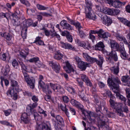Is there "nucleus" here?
I'll return each instance as SVG.
<instances>
[{
  "mask_svg": "<svg viewBox=\"0 0 130 130\" xmlns=\"http://www.w3.org/2000/svg\"><path fill=\"white\" fill-rule=\"evenodd\" d=\"M108 84L111 86V89L115 93L117 96L119 98L124 102L125 104H127V102L125 98L121 95L118 92L119 91V85L121 84L120 80L118 77H116L114 78L109 77L107 80Z\"/></svg>",
  "mask_w": 130,
  "mask_h": 130,
  "instance_id": "1",
  "label": "nucleus"
},
{
  "mask_svg": "<svg viewBox=\"0 0 130 130\" xmlns=\"http://www.w3.org/2000/svg\"><path fill=\"white\" fill-rule=\"evenodd\" d=\"M37 105V103L35 102L32 105L29 104L26 107V111L28 112H30L32 115L34 116L35 120L38 121L39 118H40V117L34 109V108L36 107Z\"/></svg>",
  "mask_w": 130,
  "mask_h": 130,
  "instance_id": "2",
  "label": "nucleus"
},
{
  "mask_svg": "<svg viewBox=\"0 0 130 130\" xmlns=\"http://www.w3.org/2000/svg\"><path fill=\"white\" fill-rule=\"evenodd\" d=\"M23 73L24 76V79L27 83L30 86V88L33 89L34 86L35 80L32 78L30 79L29 76L27 73L26 71H23Z\"/></svg>",
  "mask_w": 130,
  "mask_h": 130,
  "instance_id": "3",
  "label": "nucleus"
},
{
  "mask_svg": "<svg viewBox=\"0 0 130 130\" xmlns=\"http://www.w3.org/2000/svg\"><path fill=\"white\" fill-rule=\"evenodd\" d=\"M118 106L116 108V112L119 115L123 117L124 114L123 112H127L128 111L127 108L125 105L123 106L122 104L121 103H119Z\"/></svg>",
  "mask_w": 130,
  "mask_h": 130,
  "instance_id": "4",
  "label": "nucleus"
},
{
  "mask_svg": "<svg viewBox=\"0 0 130 130\" xmlns=\"http://www.w3.org/2000/svg\"><path fill=\"white\" fill-rule=\"evenodd\" d=\"M43 30H44L45 34L46 36H49L50 35L51 38H52L55 37L57 38L59 40H60V36L55 32L54 29H53V31L51 30L50 31L45 28H43Z\"/></svg>",
  "mask_w": 130,
  "mask_h": 130,
  "instance_id": "5",
  "label": "nucleus"
},
{
  "mask_svg": "<svg viewBox=\"0 0 130 130\" xmlns=\"http://www.w3.org/2000/svg\"><path fill=\"white\" fill-rule=\"evenodd\" d=\"M38 87L41 88L43 91L46 94H50L52 93L48 85L45 84L43 81L38 82Z\"/></svg>",
  "mask_w": 130,
  "mask_h": 130,
  "instance_id": "6",
  "label": "nucleus"
},
{
  "mask_svg": "<svg viewBox=\"0 0 130 130\" xmlns=\"http://www.w3.org/2000/svg\"><path fill=\"white\" fill-rule=\"evenodd\" d=\"M88 10L87 11H85L86 17L87 18L95 20L96 19L95 13L93 12L92 9L91 11Z\"/></svg>",
  "mask_w": 130,
  "mask_h": 130,
  "instance_id": "7",
  "label": "nucleus"
},
{
  "mask_svg": "<svg viewBox=\"0 0 130 130\" xmlns=\"http://www.w3.org/2000/svg\"><path fill=\"white\" fill-rule=\"evenodd\" d=\"M65 63L66 66L63 67V69L67 73H69L71 72L74 71L73 67L68 61H65Z\"/></svg>",
  "mask_w": 130,
  "mask_h": 130,
  "instance_id": "8",
  "label": "nucleus"
},
{
  "mask_svg": "<svg viewBox=\"0 0 130 130\" xmlns=\"http://www.w3.org/2000/svg\"><path fill=\"white\" fill-rule=\"evenodd\" d=\"M60 43L61 47L65 49H70L73 51L76 50V48L75 47L73 46L69 43H65L62 41L60 42Z\"/></svg>",
  "mask_w": 130,
  "mask_h": 130,
  "instance_id": "9",
  "label": "nucleus"
},
{
  "mask_svg": "<svg viewBox=\"0 0 130 130\" xmlns=\"http://www.w3.org/2000/svg\"><path fill=\"white\" fill-rule=\"evenodd\" d=\"M80 75L82 79L86 83L87 86H89L90 87L92 86V83L89 80L88 76L84 74H81Z\"/></svg>",
  "mask_w": 130,
  "mask_h": 130,
  "instance_id": "10",
  "label": "nucleus"
},
{
  "mask_svg": "<svg viewBox=\"0 0 130 130\" xmlns=\"http://www.w3.org/2000/svg\"><path fill=\"white\" fill-rule=\"evenodd\" d=\"M50 65L52 67L53 70L56 73H59L60 69V65L56 62H51L49 63Z\"/></svg>",
  "mask_w": 130,
  "mask_h": 130,
  "instance_id": "11",
  "label": "nucleus"
},
{
  "mask_svg": "<svg viewBox=\"0 0 130 130\" xmlns=\"http://www.w3.org/2000/svg\"><path fill=\"white\" fill-rule=\"evenodd\" d=\"M54 57L55 59L58 60H60L62 58H64V60L67 59V57L62 54L59 51H57Z\"/></svg>",
  "mask_w": 130,
  "mask_h": 130,
  "instance_id": "12",
  "label": "nucleus"
},
{
  "mask_svg": "<svg viewBox=\"0 0 130 130\" xmlns=\"http://www.w3.org/2000/svg\"><path fill=\"white\" fill-rule=\"evenodd\" d=\"M113 35L119 41H123L124 44H127V41L125 38L122 35H120L119 33H115Z\"/></svg>",
  "mask_w": 130,
  "mask_h": 130,
  "instance_id": "13",
  "label": "nucleus"
},
{
  "mask_svg": "<svg viewBox=\"0 0 130 130\" xmlns=\"http://www.w3.org/2000/svg\"><path fill=\"white\" fill-rule=\"evenodd\" d=\"M120 45L121 44L122 45V47L120 48L121 57L123 59H125L127 58V55L124 47V45L122 43H120Z\"/></svg>",
  "mask_w": 130,
  "mask_h": 130,
  "instance_id": "14",
  "label": "nucleus"
},
{
  "mask_svg": "<svg viewBox=\"0 0 130 130\" xmlns=\"http://www.w3.org/2000/svg\"><path fill=\"white\" fill-rule=\"evenodd\" d=\"M125 4V2H122L119 0L113 1L112 4L111 6L115 8H119L122 6H124Z\"/></svg>",
  "mask_w": 130,
  "mask_h": 130,
  "instance_id": "15",
  "label": "nucleus"
},
{
  "mask_svg": "<svg viewBox=\"0 0 130 130\" xmlns=\"http://www.w3.org/2000/svg\"><path fill=\"white\" fill-rule=\"evenodd\" d=\"M78 67L82 70H85L87 67H89V64L86 62L82 61L78 64Z\"/></svg>",
  "mask_w": 130,
  "mask_h": 130,
  "instance_id": "16",
  "label": "nucleus"
},
{
  "mask_svg": "<svg viewBox=\"0 0 130 130\" xmlns=\"http://www.w3.org/2000/svg\"><path fill=\"white\" fill-rule=\"evenodd\" d=\"M70 102L71 104L73 106L78 108L81 109H82L83 106L76 100L73 99L71 100Z\"/></svg>",
  "mask_w": 130,
  "mask_h": 130,
  "instance_id": "17",
  "label": "nucleus"
},
{
  "mask_svg": "<svg viewBox=\"0 0 130 130\" xmlns=\"http://www.w3.org/2000/svg\"><path fill=\"white\" fill-rule=\"evenodd\" d=\"M83 113L85 117L87 116L90 121L91 122L93 121L94 119L92 118L94 114L93 112L85 111L83 112Z\"/></svg>",
  "mask_w": 130,
  "mask_h": 130,
  "instance_id": "18",
  "label": "nucleus"
},
{
  "mask_svg": "<svg viewBox=\"0 0 130 130\" xmlns=\"http://www.w3.org/2000/svg\"><path fill=\"white\" fill-rule=\"evenodd\" d=\"M102 19L103 23L108 26L110 25L112 22L111 19L108 18L106 15L103 17Z\"/></svg>",
  "mask_w": 130,
  "mask_h": 130,
  "instance_id": "19",
  "label": "nucleus"
},
{
  "mask_svg": "<svg viewBox=\"0 0 130 130\" xmlns=\"http://www.w3.org/2000/svg\"><path fill=\"white\" fill-rule=\"evenodd\" d=\"M21 120L23 121L24 123H27L29 121L30 119L29 118L27 113L24 112L22 114L21 117Z\"/></svg>",
  "mask_w": 130,
  "mask_h": 130,
  "instance_id": "20",
  "label": "nucleus"
},
{
  "mask_svg": "<svg viewBox=\"0 0 130 130\" xmlns=\"http://www.w3.org/2000/svg\"><path fill=\"white\" fill-rule=\"evenodd\" d=\"M86 5L85 6V11H87L88 10H90L91 11L92 9V5L91 1L89 0H86Z\"/></svg>",
  "mask_w": 130,
  "mask_h": 130,
  "instance_id": "21",
  "label": "nucleus"
},
{
  "mask_svg": "<svg viewBox=\"0 0 130 130\" xmlns=\"http://www.w3.org/2000/svg\"><path fill=\"white\" fill-rule=\"evenodd\" d=\"M110 70L112 73L114 74L117 75L119 71V66L118 65L112 67L110 68Z\"/></svg>",
  "mask_w": 130,
  "mask_h": 130,
  "instance_id": "22",
  "label": "nucleus"
},
{
  "mask_svg": "<svg viewBox=\"0 0 130 130\" xmlns=\"http://www.w3.org/2000/svg\"><path fill=\"white\" fill-rule=\"evenodd\" d=\"M32 23V20L29 19L27 20H25L22 23L24 27H28L31 25V24Z\"/></svg>",
  "mask_w": 130,
  "mask_h": 130,
  "instance_id": "23",
  "label": "nucleus"
},
{
  "mask_svg": "<svg viewBox=\"0 0 130 130\" xmlns=\"http://www.w3.org/2000/svg\"><path fill=\"white\" fill-rule=\"evenodd\" d=\"M10 70V69L9 66L8 64L6 65L4 68V75L8 77L9 76Z\"/></svg>",
  "mask_w": 130,
  "mask_h": 130,
  "instance_id": "24",
  "label": "nucleus"
},
{
  "mask_svg": "<svg viewBox=\"0 0 130 130\" xmlns=\"http://www.w3.org/2000/svg\"><path fill=\"white\" fill-rule=\"evenodd\" d=\"M42 130H51V127L48 122L42 123Z\"/></svg>",
  "mask_w": 130,
  "mask_h": 130,
  "instance_id": "25",
  "label": "nucleus"
},
{
  "mask_svg": "<svg viewBox=\"0 0 130 130\" xmlns=\"http://www.w3.org/2000/svg\"><path fill=\"white\" fill-rule=\"evenodd\" d=\"M111 46L112 48L115 49L116 50H117L119 48V45L116 42L113 40L110 41Z\"/></svg>",
  "mask_w": 130,
  "mask_h": 130,
  "instance_id": "26",
  "label": "nucleus"
},
{
  "mask_svg": "<svg viewBox=\"0 0 130 130\" xmlns=\"http://www.w3.org/2000/svg\"><path fill=\"white\" fill-rule=\"evenodd\" d=\"M104 47L103 43L100 42L98 43L95 46V48L96 50L101 51L103 50Z\"/></svg>",
  "mask_w": 130,
  "mask_h": 130,
  "instance_id": "27",
  "label": "nucleus"
},
{
  "mask_svg": "<svg viewBox=\"0 0 130 130\" xmlns=\"http://www.w3.org/2000/svg\"><path fill=\"white\" fill-rule=\"evenodd\" d=\"M78 95L81 99L85 101H87V99L85 97L84 92L83 90L79 91L78 93Z\"/></svg>",
  "mask_w": 130,
  "mask_h": 130,
  "instance_id": "28",
  "label": "nucleus"
},
{
  "mask_svg": "<svg viewBox=\"0 0 130 130\" xmlns=\"http://www.w3.org/2000/svg\"><path fill=\"white\" fill-rule=\"evenodd\" d=\"M109 58H111V59L115 61H117L118 58L116 52L115 51H112L111 52Z\"/></svg>",
  "mask_w": 130,
  "mask_h": 130,
  "instance_id": "29",
  "label": "nucleus"
},
{
  "mask_svg": "<svg viewBox=\"0 0 130 130\" xmlns=\"http://www.w3.org/2000/svg\"><path fill=\"white\" fill-rule=\"evenodd\" d=\"M118 19L121 22L126 26L130 27V22L123 18H120Z\"/></svg>",
  "mask_w": 130,
  "mask_h": 130,
  "instance_id": "30",
  "label": "nucleus"
},
{
  "mask_svg": "<svg viewBox=\"0 0 130 130\" xmlns=\"http://www.w3.org/2000/svg\"><path fill=\"white\" fill-rule=\"evenodd\" d=\"M98 57L99 60L97 59V64L98 65L101 67L104 61V59L102 56L100 55H98Z\"/></svg>",
  "mask_w": 130,
  "mask_h": 130,
  "instance_id": "31",
  "label": "nucleus"
},
{
  "mask_svg": "<svg viewBox=\"0 0 130 130\" xmlns=\"http://www.w3.org/2000/svg\"><path fill=\"white\" fill-rule=\"evenodd\" d=\"M102 116L103 115L101 116V117L100 118H99L101 121V125H103L105 124L107 122H108L109 120L106 117H103Z\"/></svg>",
  "mask_w": 130,
  "mask_h": 130,
  "instance_id": "32",
  "label": "nucleus"
},
{
  "mask_svg": "<svg viewBox=\"0 0 130 130\" xmlns=\"http://www.w3.org/2000/svg\"><path fill=\"white\" fill-rule=\"evenodd\" d=\"M104 91L105 93L103 94L104 97H106V95H107L108 96L110 99H113L114 97L112 95L111 92L109 90L106 89L104 90Z\"/></svg>",
  "mask_w": 130,
  "mask_h": 130,
  "instance_id": "33",
  "label": "nucleus"
},
{
  "mask_svg": "<svg viewBox=\"0 0 130 130\" xmlns=\"http://www.w3.org/2000/svg\"><path fill=\"white\" fill-rule=\"evenodd\" d=\"M113 10L108 8H105L103 13L105 14L113 15Z\"/></svg>",
  "mask_w": 130,
  "mask_h": 130,
  "instance_id": "34",
  "label": "nucleus"
},
{
  "mask_svg": "<svg viewBox=\"0 0 130 130\" xmlns=\"http://www.w3.org/2000/svg\"><path fill=\"white\" fill-rule=\"evenodd\" d=\"M60 107L62 110L65 112V113L67 117H69L70 115L68 111V109L66 107V105H63L62 104L60 105Z\"/></svg>",
  "mask_w": 130,
  "mask_h": 130,
  "instance_id": "35",
  "label": "nucleus"
},
{
  "mask_svg": "<svg viewBox=\"0 0 130 130\" xmlns=\"http://www.w3.org/2000/svg\"><path fill=\"white\" fill-rule=\"evenodd\" d=\"M111 99H110L109 100V102L111 106L116 109V107L118 106V105L119 103H115V101L112 100Z\"/></svg>",
  "mask_w": 130,
  "mask_h": 130,
  "instance_id": "36",
  "label": "nucleus"
},
{
  "mask_svg": "<svg viewBox=\"0 0 130 130\" xmlns=\"http://www.w3.org/2000/svg\"><path fill=\"white\" fill-rule=\"evenodd\" d=\"M81 46L83 47L86 49L89 50L91 48L90 44L88 42H86L84 43H83L82 45H81Z\"/></svg>",
  "mask_w": 130,
  "mask_h": 130,
  "instance_id": "37",
  "label": "nucleus"
},
{
  "mask_svg": "<svg viewBox=\"0 0 130 130\" xmlns=\"http://www.w3.org/2000/svg\"><path fill=\"white\" fill-rule=\"evenodd\" d=\"M3 36L7 40H10L12 38L11 35L8 33H5L3 34Z\"/></svg>",
  "mask_w": 130,
  "mask_h": 130,
  "instance_id": "38",
  "label": "nucleus"
},
{
  "mask_svg": "<svg viewBox=\"0 0 130 130\" xmlns=\"http://www.w3.org/2000/svg\"><path fill=\"white\" fill-rule=\"evenodd\" d=\"M14 90L13 89H9L7 92V94L8 96L12 97L13 95L15 93Z\"/></svg>",
  "mask_w": 130,
  "mask_h": 130,
  "instance_id": "39",
  "label": "nucleus"
},
{
  "mask_svg": "<svg viewBox=\"0 0 130 130\" xmlns=\"http://www.w3.org/2000/svg\"><path fill=\"white\" fill-rule=\"evenodd\" d=\"M102 106L101 105V106H99L98 107H96V112H97L96 114L97 116L99 118L101 117V116L103 115V113H102L100 111V109H101Z\"/></svg>",
  "mask_w": 130,
  "mask_h": 130,
  "instance_id": "40",
  "label": "nucleus"
},
{
  "mask_svg": "<svg viewBox=\"0 0 130 130\" xmlns=\"http://www.w3.org/2000/svg\"><path fill=\"white\" fill-rule=\"evenodd\" d=\"M27 29L26 28L23 29L21 31V35L23 39L26 38L27 36Z\"/></svg>",
  "mask_w": 130,
  "mask_h": 130,
  "instance_id": "41",
  "label": "nucleus"
},
{
  "mask_svg": "<svg viewBox=\"0 0 130 130\" xmlns=\"http://www.w3.org/2000/svg\"><path fill=\"white\" fill-rule=\"evenodd\" d=\"M129 78V77L128 76H124L122 77L121 80L123 82L126 83Z\"/></svg>",
  "mask_w": 130,
  "mask_h": 130,
  "instance_id": "42",
  "label": "nucleus"
},
{
  "mask_svg": "<svg viewBox=\"0 0 130 130\" xmlns=\"http://www.w3.org/2000/svg\"><path fill=\"white\" fill-rule=\"evenodd\" d=\"M49 84L51 88L54 91H55L59 85L57 84H53L51 83H50Z\"/></svg>",
  "mask_w": 130,
  "mask_h": 130,
  "instance_id": "43",
  "label": "nucleus"
},
{
  "mask_svg": "<svg viewBox=\"0 0 130 130\" xmlns=\"http://www.w3.org/2000/svg\"><path fill=\"white\" fill-rule=\"evenodd\" d=\"M42 123H40L38 121L37 122V125L36 128L37 130H42Z\"/></svg>",
  "mask_w": 130,
  "mask_h": 130,
  "instance_id": "44",
  "label": "nucleus"
},
{
  "mask_svg": "<svg viewBox=\"0 0 130 130\" xmlns=\"http://www.w3.org/2000/svg\"><path fill=\"white\" fill-rule=\"evenodd\" d=\"M36 7L37 9L39 10H44L47 9V7L39 4H37Z\"/></svg>",
  "mask_w": 130,
  "mask_h": 130,
  "instance_id": "45",
  "label": "nucleus"
},
{
  "mask_svg": "<svg viewBox=\"0 0 130 130\" xmlns=\"http://www.w3.org/2000/svg\"><path fill=\"white\" fill-rule=\"evenodd\" d=\"M11 84L12 86L14 88H17L18 86V82L14 80L11 81Z\"/></svg>",
  "mask_w": 130,
  "mask_h": 130,
  "instance_id": "46",
  "label": "nucleus"
},
{
  "mask_svg": "<svg viewBox=\"0 0 130 130\" xmlns=\"http://www.w3.org/2000/svg\"><path fill=\"white\" fill-rule=\"evenodd\" d=\"M56 92H58L60 93H62L64 92V90L63 88L60 86L59 85Z\"/></svg>",
  "mask_w": 130,
  "mask_h": 130,
  "instance_id": "47",
  "label": "nucleus"
},
{
  "mask_svg": "<svg viewBox=\"0 0 130 130\" xmlns=\"http://www.w3.org/2000/svg\"><path fill=\"white\" fill-rule=\"evenodd\" d=\"M67 89L69 92L72 94H74L75 93L74 89L72 87H67Z\"/></svg>",
  "mask_w": 130,
  "mask_h": 130,
  "instance_id": "48",
  "label": "nucleus"
},
{
  "mask_svg": "<svg viewBox=\"0 0 130 130\" xmlns=\"http://www.w3.org/2000/svg\"><path fill=\"white\" fill-rule=\"evenodd\" d=\"M83 57L86 60L88 61L90 57L88 55V54L86 53H83Z\"/></svg>",
  "mask_w": 130,
  "mask_h": 130,
  "instance_id": "49",
  "label": "nucleus"
},
{
  "mask_svg": "<svg viewBox=\"0 0 130 130\" xmlns=\"http://www.w3.org/2000/svg\"><path fill=\"white\" fill-rule=\"evenodd\" d=\"M63 28L69 30H72L73 29V27L70 24L67 23L65 26L63 27Z\"/></svg>",
  "mask_w": 130,
  "mask_h": 130,
  "instance_id": "50",
  "label": "nucleus"
},
{
  "mask_svg": "<svg viewBox=\"0 0 130 130\" xmlns=\"http://www.w3.org/2000/svg\"><path fill=\"white\" fill-rule=\"evenodd\" d=\"M21 3L23 4H24L27 7H29L30 6V4L27 1L25 0H19Z\"/></svg>",
  "mask_w": 130,
  "mask_h": 130,
  "instance_id": "51",
  "label": "nucleus"
},
{
  "mask_svg": "<svg viewBox=\"0 0 130 130\" xmlns=\"http://www.w3.org/2000/svg\"><path fill=\"white\" fill-rule=\"evenodd\" d=\"M62 100L63 102L66 103H67L70 100L69 98L66 96H62Z\"/></svg>",
  "mask_w": 130,
  "mask_h": 130,
  "instance_id": "52",
  "label": "nucleus"
},
{
  "mask_svg": "<svg viewBox=\"0 0 130 130\" xmlns=\"http://www.w3.org/2000/svg\"><path fill=\"white\" fill-rule=\"evenodd\" d=\"M12 64L13 67L15 68H17L18 66V63L17 61L15 59L13 60L12 62Z\"/></svg>",
  "mask_w": 130,
  "mask_h": 130,
  "instance_id": "53",
  "label": "nucleus"
},
{
  "mask_svg": "<svg viewBox=\"0 0 130 130\" xmlns=\"http://www.w3.org/2000/svg\"><path fill=\"white\" fill-rule=\"evenodd\" d=\"M56 119L57 121L61 124H62L63 123L64 121L63 119L59 116H57L56 117Z\"/></svg>",
  "mask_w": 130,
  "mask_h": 130,
  "instance_id": "54",
  "label": "nucleus"
},
{
  "mask_svg": "<svg viewBox=\"0 0 130 130\" xmlns=\"http://www.w3.org/2000/svg\"><path fill=\"white\" fill-rule=\"evenodd\" d=\"M99 87L101 88H105L106 86V84L102 82L99 81L98 83Z\"/></svg>",
  "mask_w": 130,
  "mask_h": 130,
  "instance_id": "55",
  "label": "nucleus"
},
{
  "mask_svg": "<svg viewBox=\"0 0 130 130\" xmlns=\"http://www.w3.org/2000/svg\"><path fill=\"white\" fill-rule=\"evenodd\" d=\"M104 32V31L103 30L101 29L99 30H98L97 34H98V36L100 37L101 38V36H103Z\"/></svg>",
  "mask_w": 130,
  "mask_h": 130,
  "instance_id": "56",
  "label": "nucleus"
},
{
  "mask_svg": "<svg viewBox=\"0 0 130 130\" xmlns=\"http://www.w3.org/2000/svg\"><path fill=\"white\" fill-rule=\"evenodd\" d=\"M95 6L99 11H100L103 13L104 10L105 8H104L103 7H101L99 5H96Z\"/></svg>",
  "mask_w": 130,
  "mask_h": 130,
  "instance_id": "57",
  "label": "nucleus"
},
{
  "mask_svg": "<svg viewBox=\"0 0 130 130\" xmlns=\"http://www.w3.org/2000/svg\"><path fill=\"white\" fill-rule=\"evenodd\" d=\"M110 35L108 32H104L103 36H102V38H107L108 37H110Z\"/></svg>",
  "mask_w": 130,
  "mask_h": 130,
  "instance_id": "58",
  "label": "nucleus"
},
{
  "mask_svg": "<svg viewBox=\"0 0 130 130\" xmlns=\"http://www.w3.org/2000/svg\"><path fill=\"white\" fill-rule=\"evenodd\" d=\"M78 31L79 35L81 38H84L86 37V34L83 31L80 30Z\"/></svg>",
  "mask_w": 130,
  "mask_h": 130,
  "instance_id": "59",
  "label": "nucleus"
},
{
  "mask_svg": "<svg viewBox=\"0 0 130 130\" xmlns=\"http://www.w3.org/2000/svg\"><path fill=\"white\" fill-rule=\"evenodd\" d=\"M38 57H34L29 59L28 61L30 62H35L36 63L37 61L39 60Z\"/></svg>",
  "mask_w": 130,
  "mask_h": 130,
  "instance_id": "60",
  "label": "nucleus"
},
{
  "mask_svg": "<svg viewBox=\"0 0 130 130\" xmlns=\"http://www.w3.org/2000/svg\"><path fill=\"white\" fill-rule=\"evenodd\" d=\"M97 59L96 58L91 57H90L89 60L88 61L91 63H93L95 62H96L97 63Z\"/></svg>",
  "mask_w": 130,
  "mask_h": 130,
  "instance_id": "61",
  "label": "nucleus"
},
{
  "mask_svg": "<svg viewBox=\"0 0 130 130\" xmlns=\"http://www.w3.org/2000/svg\"><path fill=\"white\" fill-rule=\"evenodd\" d=\"M73 59L78 64L80 62L82 61H81V60L77 56H75L73 58Z\"/></svg>",
  "mask_w": 130,
  "mask_h": 130,
  "instance_id": "62",
  "label": "nucleus"
},
{
  "mask_svg": "<svg viewBox=\"0 0 130 130\" xmlns=\"http://www.w3.org/2000/svg\"><path fill=\"white\" fill-rule=\"evenodd\" d=\"M74 25L75 26L76 28L78 30V31L80 30V29L82 28V27L80 25V24L78 22L75 23Z\"/></svg>",
  "mask_w": 130,
  "mask_h": 130,
  "instance_id": "63",
  "label": "nucleus"
},
{
  "mask_svg": "<svg viewBox=\"0 0 130 130\" xmlns=\"http://www.w3.org/2000/svg\"><path fill=\"white\" fill-rule=\"evenodd\" d=\"M69 34V32L67 30H65L61 32V35L62 36H66L67 37Z\"/></svg>",
  "mask_w": 130,
  "mask_h": 130,
  "instance_id": "64",
  "label": "nucleus"
}]
</instances>
